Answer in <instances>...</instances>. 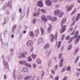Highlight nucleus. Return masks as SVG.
Instances as JSON below:
<instances>
[{
  "mask_svg": "<svg viewBox=\"0 0 80 80\" xmlns=\"http://www.w3.org/2000/svg\"><path fill=\"white\" fill-rule=\"evenodd\" d=\"M66 21H67V19L65 18H64L62 19V20L61 21V28L60 29V33H62L63 32H65L66 29H67V26L63 25L64 24L66 23Z\"/></svg>",
  "mask_w": 80,
  "mask_h": 80,
  "instance_id": "obj_1",
  "label": "nucleus"
},
{
  "mask_svg": "<svg viewBox=\"0 0 80 80\" xmlns=\"http://www.w3.org/2000/svg\"><path fill=\"white\" fill-rule=\"evenodd\" d=\"M20 63L21 65H25V66L28 67L29 68H31V67H32L31 64L28 63L26 60L21 61L20 62Z\"/></svg>",
  "mask_w": 80,
  "mask_h": 80,
  "instance_id": "obj_2",
  "label": "nucleus"
},
{
  "mask_svg": "<svg viewBox=\"0 0 80 80\" xmlns=\"http://www.w3.org/2000/svg\"><path fill=\"white\" fill-rule=\"evenodd\" d=\"M78 31H76L75 33V36H74L73 37H72L70 38V40L68 42V43H70L72 42V40H73L75 39L76 38H77V36L78 35Z\"/></svg>",
  "mask_w": 80,
  "mask_h": 80,
  "instance_id": "obj_3",
  "label": "nucleus"
},
{
  "mask_svg": "<svg viewBox=\"0 0 80 80\" xmlns=\"http://www.w3.org/2000/svg\"><path fill=\"white\" fill-rule=\"evenodd\" d=\"M25 55H27V52H24V53H20L18 55V57L19 58H26V56Z\"/></svg>",
  "mask_w": 80,
  "mask_h": 80,
  "instance_id": "obj_4",
  "label": "nucleus"
},
{
  "mask_svg": "<svg viewBox=\"0 0 80 80\" xmlns=\"http://www.w3.org/2000/svg\"><path fill=\"white\" fill-rule=\"evenodd\" d=\"M74 7V4H72L70 6H67L66 7V8L67 11L68 12H69L70 10H72V8H73Z\"/></svg>",
  "mask_w": 80,
  "mask_h": 80,
  "instance_id": "obj_5",
  "label": "nucleus"
},
{
  "mask_svg": "<svg viewBox=\"0 0 80 80\" xmlns=\"http://www.w3.org/2000/svg\"><path fill=\"white\" fill-rule=\"evenodd\" d=\"M27 46H32L33 45V42L32 40H28L27 43Z\"/></svg>",
  "mask_w": 80,
  "mask_h": 80,
  "instance_id": "obj_6",
  "label": "nucleus"
},
{
  "mask_svg": "<svg viewBox=\"0 0 80 80\" xmlns=\"http://www.w3.org/2000/svg\"><path fill=\"white\" fill-rule=\"evenodd\" d=\"M3 63L4 65V66L5 68H8V62L7 61H5V60H3Z\"/></svg>",
  "mask_w": 80,
  "mask_h": 80,
  "instance_id": "obj_7",
  "label": "nucleus"
},
{
  "mask_svg": "<svg viewBox=\"0 0 80 80\" xmlns=\"http://www.w3.org/2000/svg\"><path fill=\"white\" fill-rule=\"evenodd\" d=\"M16 78L18 80H21L23 78V75L22 74H18L16 76Z\"/></svg>",
  "mask_w": 80,
  "mask_h": 80,
  "instance_id": "obj_8",
  "label": "nucleus"
},
{
  "mask_svg": "<svg viewBox=\"0 0 80 80\" xmlns=\"http://www.w3.org/2000/svg\"><path fill=\"white\" fill-rule=\"evenodd\" d=\"M37 5H38L40 7H42L43 6V2L41 1H38L37 3Z\"/></svg>",
  "mask_w": 80,
  "mask_h": 80,
  "instance_id": "obj_9",
  "label": "nucleus"
},
{
  "mask_svg": "<svg viewBox=\"0 0 80 80\" xmlns=\"http://www.w3.org/2000/svg\"><path fill=\"white\" fill-rule=\"evenodd\" d=\"M45 2L47 5L50 6L52 5V2L50 0H46L45 1Z\"/></svg>",
  "mask_w": 80,
  "mask_h": 80,
  "instance_id": "obj_10",
  "label": "nucleus"
},
{
  "mask_svg": "<svg viewBox=\"0 0 80 80\" xmlns=\"http://www.w3.org/2000/svg\"><path fill=\"white\" fill-rule=\"evenodd\" d=\"M22 71L23 72L28 73V69L27 68L24 67L22 68Z\"/></svg>",
  "mask_w": 80,
  "mask_h": 80,
  "instance_id": "obj_11",
  "label": "nucleus"
},
{
  "mask_svg": "<svg viewBox=\"0 0 80 80\" xmlns=\"http://www.w3.org/2000/svg\"><path fill=\"white\" fill-rule=\"evenodd\" d=\"M60 13V11L59 10H56L54 11V15L57 16V15H59Z\"/></svg>",
  "mask_w": 80,
  "mask_h": 80,
  "instance_id": "obj_12",
  "label": "nucleus"
},
{
  "mask_svg": "<svg viewBox=\"0 0 80 80\" xmlns=\"http://www.w3.org/2000/svg\"><path fill=\"white\" fill-rule=\"evenodd\" d=\"M60 62L59 65V67H62L63 66V62H64V59L62 58L60 60Z\"/></svg>",
  "mask_w": 80,
  "mask_h": 80,
  "instance_id": "obj_13",
  "label": "nucleus"
},
{
  "mask_svg": "<svg viewBox=\"0 0 80 80\" xmlns=\"http://www.w3.org/2000/svg\"><path fill=\"white\" fill-rule=\"evenodd\" d=\"M7 7L10 8H12V3L11 2L9 1L8 3Z\"/></svg>",
  "mask_w": 80,
  "mask_h": 80,
  "instance_id": "obj_14",
  "label": "nucleus"
},
{
  "mask_svg": "<svg viewBox=\"0 0 80 80\" xmlns=\"http://www.w3.org/2000/svg\"><path fill=\"white\" fill-rule=\"evenodd\" d=\"M17 73V71L16 70H14L13 73V76L14 80H17V77L16 76V75H15V73Z\"/></svg>",
  "mask_w": 80,
  "mask_h": 80,
  "instance_id": "obj_15",
  "label": "nucleus"
},
{
  "mask_svg": "<svg viewBox=\"0 0 80 80\" xmlns=\"http://www.w3.org/2000/svg\"><path fill=\"white\" fill-rule=\"evenodd\" d=\"M80 36L78 35V36L76 40H75L74 42V43L75 44H77L78 42L80 41Z\"/></svg>",
  "mask_w": 80,
  "mask_h": 80,
  "instance_id": "obj_16",
  "label": "nucleus"
},
{
  "mask_svg": "<svg viewBox=\"0 0 80 80\" xmlns=\"http://www.w3.org/2000/svg\"><path fill=\"white\" fill-rule=\"evenodd\" d=\"M38 41L39 42H38V45H40V44H41V43H44V42L43 41V39L42 38H40V39H38Z\"/></svg>",
  "mask_w": 80,
  "mask_h": 80,
  "instance_id": "obj_17",
  "label": "nucleus"
},
{
  "mask_svg": "<svg viewBox=\"0 0 80 80\" xmlns=\"http://www.w3.org/2000/svg\"><path fill=\"white\" fill-rule=\"evenodd\" d=\"M41 19L43 21L45 22H47V20L46 19V17L44 15L42 16L41 17Z\"/></svg>",
  "mask_w": 80,
  "mask_h": 80,
  "instance_id": "obj_18",
  "label": "nucleus"
},
{
  "mask_svg": "<svg viewBox=\"0 0 80 80\" xmlns=\"http://www.w3.org/2000/svg\"><path fill=\"white\" fill-rule=\"evenodd\" d=\"M7 7H8L7 6V3H6V4H5L2 8V9L3 10H4V11H5V10H7Z\"/></svg>",
  "mask_w": 80,
  "mask_h": 80,
  "instance_id": "obj_19",
  "label": "nucleus"
},
{
  "mask_svg": "<svg viewBox=\"0 0 80 80\" xmlns=\"http://www.w3.org/2000/svg\"><path fill=\"white\" fill-rule=\"evenodd\" d=\"M8 22V17H7L4 20V23L5 24Z\"/></svg>",
  "mask_w": 80,
  "mask_h": 80,
  "instance_id": "obj_20",
  "label": "nucleus"
},
{
  "mask_svg": "<svg viewBox=\"0 0 80 80\" xmlns=\"http://www.w3.org/2000/svg\"><path fill=\"white\" fill-rule=\"evenodd\" d=\"M52 26L50 25L49 27L48 28V33H50V32H51V30H52Z\"/></svg>",
  "mask_w": 80,
  "mask_h": 80,
  "instance_id": "obj_21",
  "label": "nucleus"
},
{
  "mask_svg": "<svg viewBox=\"0 0 80 80\" xmlns=\"http://www.w3.org/2000/svg\"><path fill=\"white\" fill-rule=\"evenodd\" d=\"M80 14L79 13L78 14V16H77V17L76 18V19H75L76 21H78L80 19Z\"/></svg>",
  "mask_w": 80,
  "mask_h": 80,
  "instance_id": "obj_22",
  "label": "nucleus"
},
{
  "mask_svg": "<svg viewBox=\"0 0 80 80\" xmlns=\"http://www.w3.org/2000/svg\"><path fill=\"white\" fill-rule=\"evenodd\" d=\"M35 32L36 34V35L37 36L39 34V29L38 28L37 30L35 31Z\"/></svg>",
  "mask_w": 80,
  "mask_h": 80,
  "instance_id": "obj_23",
  "label": "nucleus"
},
{
  "mask_svg": "<svg viewBox=\"0 0 80 80\" xmlns=\"http://www.w3.org/2000/svg\"><path fill=\"white\" fill-rule=\"evenodd\" d=\"M50 47V45L48 44H47L44 46V48L45 49H47Z\"/></svg>",
  "mask_w": 80,
  "mask_h": 80,
  "instance_id": "obj_24",
  "label": "nucleus"
},
{
  "mask_svg": "<svg viewBox=\"0 0 80 80\" xmlns=\"http://www.w3.org/2000/svg\"><path fill=\"white\" fill-rule=\"evenodd\" d=\"M17 28V25H14L12 30V32H13L14 30Z\"/></svg>",
  "mask_w": 80,
  "mask_h": 80,
  "instance_id": "obj_25",
  "label": "nucleus"
},
{
  "mask_svg": "<svg viewBox=\"0 0 80 80\" xmlns=\"http://www.w3.org/2000/svg\"><path fill=\"white\" fill-rule=\"evenodd\" d=\"M66 70H67V67H64L62 69L61 72H62V73H63L64 72L66 71Z\"/></svg>",
  "mask_w": 80,
  "mask_h": 80,
  "instance_id": "obj_26",
  "label": "nucleus"
},
{
  "mask_svg": "<svg viewBox=\"0 0 80 80\" xmlns=\"http://www.w3.org/2000/svg\"><path fill=\"white\" fill-rule=\"evenodd\" d=\"M79 58H80V57L79 56H78L77 58L74 61L75 64H76L77 63V62H78V60H79Z\"/></svg>",
  "mask_w": 80,
  "mask_h": 80,
  "instance_id": "obj_27",
  "label": "nucleus"
},
{
  "mask_svg": "<svg viewBox=\"0 0 80 80\" xmlns=\"http://www.w3.org/2000/svg\"><path fill=\"white\" fill-rule=\"evenodd\" d=\"M40 14V12H36L33 13V16L35 17V16H38Z\"/></svg>",
  "mask_w": 80,
  "mask_h": 80,
  "instance_id": "obj_28",
  "label": "nucleus"
},
{
  "mask_svg": "<svg viewBox=\"0 0 80 80\" xmlns=\"http://www.w3.org/2000/svg\"><path fill=\"white\" fill-rule=\"evenodd\" d=\"M32 58L31 57L29 56L28 57V62H32Z\"/></svg>",
  "mask_w": 80,
  "mask_h": 80,
  "instance_id": "obj_29",
  "label": "nucleus"
},
{
  "mask_svg": "<svg viewBox=\"0 0 80 80\" xmlns=\"http://www.w3.org/2000/svg\"><path fill=\"white\" fill-rule=\"evenodd\" d=\"M72 45L71 44L69 45L68 48V50H71V49H72Z\"/></svg>",
  "mask_w": 80,
  "mask_h": 80,
  "instance_id": "obj_30",
  "label": "nucleus"
},
{
  "mask_svg": "<svg viewBox=\"0 0 80 80\" xmlns=\"http://www.w3.org/2000/svg\"><path fill=\"white\" fill-rule=\"evenodd\" d=\"M29 35H30V37H33V36L34 35L33 34V32H30L29 33Z\"/></svg>",
  "mask_w": 80,
  "mask_h": 80,
  "instance_id": "obj_31",
  "label": "nucleus"
},
{
  "mask_svg": "<svg viewBox=\"0 0 80 80\" xmlns=\"http://www.w3.org/2000/svg\"><path fill=\"white\" fill-rule=\"evenodd\" d=\"M51 37L52 38V39L51 40V41L52 42H53V41L54 40V38H53V35L52 34L51 35Z\"/></svg>",
  "mask_w": 80,
  "mask_h": 80,
  "instance_id": "obj_32",
  "label": "nucleus"
},
{
  "mask_svg": "<svg viewBox=\"0 0 80 80\" xmlns=\"http://www.w3.org/2000/svg\"><path fill=\"white\" fill-rule=\"evenodd\" d=\"M47 18L48 19H49V20H52V19H53V17H52V16H48Z\"/></svg>",
  "mask_w": 80,
  "mask_h": 80,
  "instance_id": "obj_33",
  "label": "nucleus"
},
{
  "mask_svg": "<svg viewBox=\"0 0 80 80\" xmlns=\"http://www.w3.org/2000/svg\"><path fill=\"white\" fill-rule=\"evenodd\" d=\"M21 29V26H19L17 28V32L18 33V32H19V31H20V30Z\"/></svg>",
  "mask_w": 80,
  "mask_h": 80,
  "instance_id": "obj_34",
  "label": "nucleus"
},
{
  "mask_svg": "<svg viewBox=\"0 0 80 80\" xmlns=\"http://www.w3.org/2000/svg\"><path fill=\"white\" fill-rule=\"evenodd\" d=\"M78 48L76 49L75 51V52L74 54V55H76V54L78 53Z\"/></svg>",
  "mask_w": 80,
  "mask_h": 80,
  "instance_id": "obj_35",
  "label": "nucleus"
},
{
  "mask_svg": "<svg viewBox=\"0 0 80 80\" xmlns=\"http://www.w3.org/2000/svg\"><path fill=\"white\" fill-rule=\"evenodd\" d=\"M41 29V35H42L44 33V30L42 28H40Z\"/></svg>",
  "mask_w": 80,
  "mask_h": 80,
  "instance_id": "obj_36",
  "label": "nucleus"
},
{
  "mask_svg": "<svg viewBox=\"0 0 80 80\" xmlns=\"http://www.w3.org/2000/svg\"><path fill=\"white\" fill-rule=\"evenodd\" d=\"M37 63H38V64H40L41 63V60L39 58L38 59V61H37Z\"/></svg>",
  "mask_w": 80,
  "mask_h": 80,
  "instance_id": "obj_37",
  "label": "nucleus"
},
{
  "mask_svg": "<svg viewBox=\"0 0 80 80\" xmlns=\"http://www.w3.org/2000/svg\"><path fill=\"white\" fill-rule=\"evenodd\" d=\"M76 10H77V8H75L74 10L71 13V15H73L75 14V13L76 12Z\"/></svg>",
  "mask_w": 80,
  "mask_h": 80,
  "instance_id": "obj_38",
  "label": "nucleus"
},
{
  "mask_svg": "<svg viewBox=\"0 0 80 80\" xmlns=\"http://www.w3.org/2000/svg\"><path fill=\"white\" fill-rule=\"evenodd\" d=\"M30 76H26L25 78V80H28V79H30Z\"/></svg>",
  "mask_w": 80,
  "mask_h": 80,
  "instance_id": "obj_39",
  "label": "nucleus"
},
{
  "mask_svg": "<svg viewBox=\"0 0 80 80\" xmlns=\"http://www.w3.org/2000/svg\"><path fill=\"white\" fill-rule=\"evenodd\" d=\"M63 12H62L59 15V17L60 18H61V17H62V16H63Z\"/></svg>",
  "mask_w": 80,
  "mask_h": 80,
  "instance_id": "obj_40",
  "label": "nucleus"
},
{
  "mask_svg": "<svg viewBox=\"0 0 80 80\" xmlns=\"http://www.w3.org/2000/svg\"><path fill=\"white\" fill-rule=\"evenodd\" d=\"M32 22L33 24H35V23L37 22V20H36V19L34 18L33 19Z\"/></svg>",
  "mask_w": 80,
  "mask_h": 80,
  "instance_id": "obj_41",
  "label": "nucleus"
},
{
  "mask_svg": "<svg viewBox=\"0 0 80 80\" xmlns=\"http://www.w3.org/2000/svg\"><path fill=\"white\" fill-rule=\"evenodd\" d=\"M15 15L13 14L12 16V20L13 21L14 20H15Z\"/></svg>",
  "mask_w": 80,
  "mask_h": 80,
  "instance_id": "obj_42",
  "label": "nucleus"
},
{
  "mask_svg": "<svg viewBox=\"0 0 80 80\" xmlns=\"http://www.w3.org/2000/svg\"><path fill=\"white\" fill-rule=\"evenodd\" d=\"M58 35V32H56L55 34V38L56 39V40H57V36Z\"/></svg>",
  "mask_w": 80,
  "mask_h": 80,
  "instance_id": "obj_43",
  "label": "nucleus"
},
{
  "mask_svg": "<svg viewBox=\"0 0 80 80\" xmlns=\"http://www.w3.org/2000/svg\"><path fill=\"white\" fill-rule=\"evenodd\" d=\"M21 16L23 18L24 16H25V12H23L21 13Z\"/></svg>",
  "mask_w": 80,
  "mask_h": 80,
  "instance_id": "obj_44",
  "label": "nucleus"
},
{
  "mask_svg": "<svg viewBox=\"0 0 80 80\" xmlns=\"http://www.w3.org/2000/svg\"><path fill=\"white\" fill-rule=\"evenodd\" d=\"M36 57H37V55H35L34 54L32 55V58H33V59H35V58H36Z\"/></svg>",
  "mask_w": 80,
  "mask_h": 80,
  "instance_id": "obj_45",
  "label": "nucleus"
},
{
  "mask_svg": "<svg viewBox=\"0 0 80 80\" xmlns=\"http://www.w3.org/2000/svg\"><path fill=\"white\" fill-rule=\"evenodd\" d=\"M57 20V18L55 17H53L52 18V20H53L54 22H55V21Z\"/></svg>",
  "mask_w": 80,
  "mask_h": 80,
  "instance_id": "obj_46",
  "label": "nucleus"
},
{
  "mask_svg": "<svg viewBox=\"0 0 80 80\" xmlns=\"http://www.w3.org/2000/svg\"><path fill=\"white\" fill-rule=\"evenodd\" d=\"M70 36H68L65 38V39L67 40H68L70 39Z\"/></svg>",
  "mask_w": 80,
  "mask_h": 80,
  "instance_id": "obj_47",
  "label": "nucleus"
},
{
  "mask_svg": "<svg viewBox=\"0 0 80 80\" xmlns=\"http://www.w3.org/2000/svg\"><path fill=\"white\" fill-rule=\"evenodd\" d=\"M30 49L31 50V51L32 52V51L34 50V48L33 47H31L30 48Z\"/></svg>",
  "mask_w": 80,
  "mask_h": 80,
  "instance_id": "obj_48",
  "label": "nucleus"
},
{
  "mask_svg": "<svg viewBox=\"0 0 80 80\" xmlns=\"http://www.w3.org/2000/svg\"><path fill=\"white\" fill-rule=\"evenodd\" d=\"M8 11V9L6 12V13L7 15H9L10 14V12Z\"/></svg>",
  "mask_w": 80,
  "mask_h": 80,
  "instance_id": "obj_49",
  "label": "nucleus"
},
{
  "mask_svg": "<svg viewBox=\"0 0 80 80\" xmlns=\"http://www.w3.org/2000/svg\"><path fill=\"white\" fill-rule=\"evenodd\" d=\"M58 65H56L55 66V68H54V70H57V68H58Z\"/></svg>",
  "mask_w": 80,
  "mask_h": 80,
  "instance_id": "obj_50",
  "label": "nucleus"
},
{
  "mask_svg": "<svg viewBox=\"0 0 80 80\" xmlns=\"http://www.w3.org/2000/svg\"><path fill=\"white\" fill-rule=\"evenodd\" d=\"M33 68L34 69H35V68H36V67H37L36 64H33Z\"/></svg>",
  "mask_w": 80,
  "mask_h": 80,
  "instance_id": "obj_51",
  "label": "nucleus"
},
{
  "mask_svg": "<svg viewBox=\"0 0 80 80\" xmlns=\"http://www.w3.org/2000/svg\"><path fill=\"white\" fill-rule=\"evenodd\" d=\"M71 69V68H70V67L68 66L67 69V71H68V70L70 71Z\"/></svg>",
  "mask_w": 80,
  "mask_h": 80,
  "instance_id": "obj_52",
  "label": "nucleus"
},
{
  "mask_svg": "<svg viewBox=\"0 0 80 80\" xmlns=\"http://www.w3.org/2000/svg\"><path fill=\"white\" fill-rule=\"evenodd\" d=\"M64 38H65V35L63 34L62 36V38H61L62 40H64Z\"/></svg>",
  "mask_w": 80,
  "mask_h": 80,
  "instance_id": "obj_53",
  "label": "nucleus"
},
{
  "mask_svg": "<svg viewBox=\"0 0 80 80\" xmlns=\"http://www.w3.org/2000/svg\"><path fill=\"white\" fill-rule=\"evenodd\" d=\"M72 30H73V27L71 28L68 29V32H72Z\"/></svg>",
  "mask_w": 80,
  "mask_h": 80,
  "instance_id": "obj_54",
  "label": "nucleus"
},
{
  "mask_svg": "<svg viewBox=\"0 0 80 80\" xmlns=\"http://www.w3.org/2000/svg\"><path fill=\"white\" fill-rule=\"evenodd\" d=\"M41 11L43 13H45V9H41Z\"/></svg>",
  "mask_w": 80,
  "mask_h": 80,
  "instance_id": "obj_55",
  "label": "nucleus"
},
{
  "mask_svg": "<svg viewBox=\"0 0 80 80\" xmlns=\"http://www.w3.org/2000/svg\"><path fill=\"white\" fill-rule=\"evenodd\" d=\"M61 44V41H60L58 46V48H60V45Z\"/></svg>",
  "mask_w": 80,
  "mask_h": 80,
  "instance_id": "obj_56",
  "label": "nucleus"
},
{
  "mask_svg": "<svg viewBox=\"0 0 80 80\" xmlns=\"http://www.w3.org/2000/svg\"><path fill=\"white\" fill-rule=\"evenodd\" d=\"M62 53H61L59 54V59H60V58H62Z\"/></svg>",
  "mask_w": 80,
  "mask_h": 80,
  "instance_id": "obj_57",
  "label": "nucleus"
},
{
  "mask_svg": "<svg viewBox=\"0 0 80 80\" xmlns=\"http://www.w3.org/2000/svg\"><path fill=\"white\" fill-rule=\"evenodd\" d=\"M42 73L41 74V78H43V76L44 75V72L43 71H42Z\"/></svg>",
  "mask_w": 80,
  "mask_h": 80,
  "instance_id": "obj_58",
  "label": "nucleus"
},
{
  "mask_svg": "<svg viewBox=\"0 0 80 80\" xmlns=\"http://www.w3.org/2000/svg\"><path fill=\"white\" fill-rule=\"evenodd\" d=\"M79 75H80V73H79V72L76 73V77H78V76H79Z\"/></svg>",
  "mask_w": 80,
  "mask_h": 80,
  "instance_id": "obj_59",
  "label": "nucleus"
},
{
  "mask_svg": "<svg viewBox=\"0 0 80 80\" xmlns=\"http://www.w3.org/2000/svg\"><path fill=\"white\" fill-rule=\"evenodd\" d=\"M60 7V6H59V5H58L57 4H56L55 5V8H59Z\"/></svg>",
  "mask_w": 80,
  "mask_h": 80,
  "instance_id": "obj_60",
  "label": "nucleus"
},
{
  "mask_svg": "<svg viewBox=\"0 0 80 80\" xmlns=\"http://www.w3.org/2000/svg\"><path fill=\"white\" fill-rule=\"evenodd\" d=\"M26 13L27 15H28V14H29V9L28 8Z\"/></svg>",
  "mask_w": 80,
  "mask_h": 80,
  "instance_id": "obj_61",
  "label": "nucleus"
},
{
  "mask_svg": "<svg viewBox=\"0 0 80 80\" xmlns=\"http://www.w3.org/2000/svg\"><path fill=\"white\" fill-rule=\"evenodd\" d=\"M7 32H8L7 30H5L4 32V35H6V34H7Z\"/></svg>",
  "mask_w": 80,
  "mask_h": 80,
  "instance_id": "obj_62",
  "label": "nucleus"
},
{
  "mask_svg": "<svg viewBox=\"0 0 80 80\" xmlns=\"http://www.w3.org/2000/svg\"><path fill=\"white\" fill-rule=\"evenodd\" d=\"M59 78V76H58L55 78V80H58Z\"/></svg>",
  "mask_w": 80,
  "mask_h": 80,
  "instance_id": "obj_63",
  "label": "nucleus"
},
{
  "mask_svg": "<svg viewBox=\"0 0 80 80\" xmlns=\"http://www.w3.org/2000/svg\"><path fill=\"white\" fill-rule=\"evenodd\" d=\"M67 76H65L64 78H63L62 80H67Z\"/></svg>",
  "mask_w": 80,
  "mask_h": 80,
  "instance_id": "obj_64",
  "label": "nucleus"
}]
</instances>
